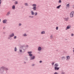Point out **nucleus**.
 Masks as SVG:
<instances>
[{
    "label": "nucleus",
    "mask_w": 74,
    "mask_h": 74,
    "mask_svg": "<svg viewBox=\"0 0 74 74\" xmlns=\"http://www.w3.org/2000/svg\"><path fill=\"white\" fill-rule=\"evenodd\" d=\"M32 5L33 7H34L32 9L34 11H36V5L35 4H34Z\"/></svg>",
    "instance_id": "1"
},
{
    "label": "nucleus",
    "mask_w": 74,
    "mask_h": 74,
    "mask_svg": "<svg viewBox=\"0 0 74 74\" xmlns=\"http://www.w3.org/2000/svg\"><path fill=\"white\" fill-rule=\"evenodd\" d=\"M74 12H72L70 14V16L71 17H73L74 15Z\"/></svg>",
    "instance_id": "2"
},
{
    "label": "nucleus",
    "mask_w": 74,
    "mask_h": 74,
    "mask_svg": "<svg viewBox=\"0 0 74 74\" xmlns=\"http://www.w3.org/2000/svg\"><path fill=\"white\" fill-rule=\"evenodd\" d=\"M66 58L67 60H69V59H70V57L69 56H67L66 57Z\"/></svg>",
    "instance_id": "3"
},
{
    "label": "nucleus",
    "mask_w": 74,
    "mask_h": 74,
    "mask_svg": "<svg viewBox=\"0 0 74 74\" xmlns=\"http://www.w3.org/2000/svg\"><path fill=\"white\" fill-rule=\"evenodd\" d=\"M55 66L56 67H58L59 66V64H58L56 63L55 64Z\"/></svg>",
    "instance_id": "4"
},
{
    "label": "nucleus",
    "mask_w": 74,
    "mask_h": 74,
    "mask_svg": "<svg viewBox=\"0 0 74 74\" xmlns=\"http://www.w3.org/2000/svg\"><path fill=\"white\" fill-rule=\"evenodd\" d=\"M55 70H59V68L57 67H55Z\"/></svg>",
    "instance_id": "5"
},
{
    "label": "nucleus",
    "mask_w": 74,
    "mask_h": 74,
    "mask_svg": "<svg viewBox=\"0 0 74 74\" xmlns=\"http://www.w3.org/2000/svg\"><path fill=\"white\" fill-rule=\"evenodd\" d=\"M7 21V20H4L3 21V23H6V22Z\"/></svg>",
    "instance_id": "6"
},
{
    "label": "nucleus",
    "mask_w": 74,
    "mask_h": 74,
    "mask_svg": "<svg viewBox=\"0 0 74 74\" xmlns=\"http://www.w3.org/2000/svg\"><path fill=\"white\" fill-rule=\"evenodd\" d=\"M60 7H61V5H60L59 6H58L56 8H57V9H59L60 8Z\"/></svg>",
    "instance_id": "7"
},
{
    "label": "nucleus",
    "mask_w": 74,
    "mask_h": 74,
    "mask_svg": "<svg viewBox=\"0 0 74 74\" xmlns=\"http://www.w3.org/2000/svg\"><path fill=\"white\" fill-rule=\"evenodd\" d=\"M34 58H35V57L34 56H33L31 58V60H32V59H34Z\"/></svg>",
    "instance_id": "8"
},
{
    "label": "nucleus",
    "mask_w": 74,
    "mask_h": 74,
    "mask_svg": "<svg viewBox=\"0 0 74 74\" xmlns=\"http://www.w3.org/2000/svg\"><path fill=\"white\" fill-rule=\"evenodd\" d=\"M14 36V34H12L11 35H10V37H13Z\"/></svg>",
    "instance_id": "9"
},
{
    "label": "nucleus",
    "mask_w": 74,
    "mask_h": 74,
    "mask_svg": "<svg viewBox=\"0 0 74 74\" xmlns=\"http://www.w3.org/2000/svg\"><path fill=\"white\" fill-rule=\"evenodd\" d=\"M71 27H70V26H68L67 27V29H70V28Z\"/></svg>",
    "instance_id": "10"
},
{
    "label": "nucleus",
    "mask_w": 74,
    "mask_h": 74,
    "mask_svg": "<svg viewBox=\"0 0 74 74\" xmlns=\"http://www.w3.org/2000/svg\"><path fill=\"white\" fill-rule=\"evenodd\" d=\"M31 14L32 15H34V12H33V11H32L31 12Z\"/></svg>",
    "instance_id": "11"
},
{
    "label": "nucleus",
    "mask_w": 74,
    "mask_h": 74,
    "mask_svg": "<svg viewBox=\"0 0 74 74\" xmlns=\"http://www.w3.org/2000/svg\"><path fill=\"white\" fill-rule=\"evenodd\" d=\"M41 47H39L38 48V51H41Z\"/></svg>",
    "instance_id": "12"
},
{
    "label": "nucleus",
    "mask_w": 74,
    "mask_h": 74,
    "mask_svg": "<svg viewBox=\"0 0 74 74\" xmlns=\"http://www.w3.org/2000/svg\"><path fill=\"white\" fill-rule=\"evenodd\" d=\"M45 31H42L41 32V34H45Z\"/></svg>",
    "instance_id": "13"
},
{
    "label": "nucleus",
    "mask_w": 74,
    "mask_h": 74,
    "mask_svg": "<svg viewBox=\"0 0 74 74\" xmlns=\"http://www.w3.org/2000/svg\"><path fill=\"white\" fill-rule=\"evenodd\" d=\"M15 7L14 5H13L12 7V8H13V9H15Z\"/></svg>",
    "instance_id": "14"
},
{
    "label": "nucleus",
    "mask_w": 74,
    "mask_h": 74,
    "mask_svg": "<svg viewBox=\"0 0 74 74\" xmlns=\"http://www.w3.org/2000/svg\"><path fill=\"white\" fill-rule=\"evenodd\" d=\"M70 6V5H69V4H68L66 5L67 7H69V6Z\"/></svg>",
    "instance_id": "15"
},
{
    "label": "nucleus",
    "mask_w": 74,
    "mask_h": 74,
    "mask_svg": "<svg viewBox=\"0 0 74 74\" xmlns=\"http://www.w3.org/2000/svg\"><path fill=\"white\" fill-rule=\"evenodd\" d=\"M50 38H53V35H51V36H50Z\"/></svg>",
    "instance_id": "16"
},
{
    "label": "nucleus",
    "mask_w": 74,
    "mask_h": 74,
    "mask_svg": "<svg viewBox=\"0 0 74 74\" xmlns=\"http://www.w3.org/2000/svg\"><path fill=\"white\" fill-rule=\"evenodd\" d=\"M14 51H17V49H16V47L15 48V49H14Z\"/></svg>",
    "instance_id": "17"
},
{
    "label": "nucleus",
    "mask_w": 74,
    "mask_h": 74,
    "mask_svg": "<svg viewBox=\"0 0 74 74\" xmlns=\"http://www.w3.org/2000/svg\"><path fill=\"white\" fill-rule=\"evenodd\" d=\"M29 56H33V55H32V54H29Z\"/></svg>",
    "instance_id": "18"
},
{
    "label": "nucleus",
    "mask_w": 74,
    "mask_h": 74,
    "mask_svg": "<svg viewBox=\"0 0 74 74\" xmlns=\"http://www.w3.org/2000/svg\"><path fill=\"white\" fill-rule=\"evenodd\" d=\"M61 2H62V1H61V0H59L58 3H61Z\"/></svg>",
    "instance_id": "19"
},
{
    "label": "nucleus",
    "mask_w": 74,
    "mask_h": 74,
    "mask_svg": "<svg viewBox=\"0 0 74 74\" xmlns=\"http://www.w3.org/2000/svg\"><path fill=\"white\" fill-rule=\"evenodd\" d=\"M9 14H10V12H8L7 13V15H9Z\"/></svg>",
    "instance_id": "20"
},
{
    "label": "nucleus",
    "mask_w": 74,
    "mask_h": 74,
    "mask_svg": "<svg viewBox=\"0 0 74 74\" xmlns=\"http://www.w3.org/2000/svg\"><path fill=\"white\" fill-rule=\"evenodd\" d=\"M64 19H65V21H67L68 20L67 18H64Z\"/></svg>",
    "instance_id": "21"
},
{
    "label": "nucleus",
    "mask_w": 74,
    "mask_h": 74,
    "mask_svg": "<svg viewBox=\"0 0 74 74\" xmlns=\"http://www.w3.org/2000/svg\"><path fill=\"white\" fill-rule=\"evenodd\" d=\"M1 0H0V4H1Z\"/></svg>",
    "instance_id": "22"
},
{
    "label": "nucleus",
    "mask_w": 74,
    "mask_h": 74,
    "mask_svg": "<svg viewBox=\"0 0 74 74\" xmlns=\"http://www.w3.org/2000/svg\"><path fill=\"white\" fill-rule=\"evenodd\" d=\"M23 36H26L27 35L26 34H24L23 35Z\"/></svg>",
    "instance_id": "23"
},
{
    "label": "nucleus",
    "mask_w": 74,
    "mask_h": 74,
    "mask_svg": "<svg viewBox=\"0 0 74 74\" xmlns=\"http://www.w3.org/2000/svg\"><path fill=\"white\" fill-rule=\"evenodd\" d=\"M54 74H58V73L56 72H55Z\"/></svg>",
    "instance_id": "24"
},
{
    "label": "nucleus",
    "mask_w": 74,
    "mask_h": 74,
    "mask_svg": "<svg viewBox=\"0 0 74 74\" xmlns=\"http://www.w3.org/2000/svg\"><path fill=\"white\" fill-rule=\"evenodd\" d=\"M37 15V13L35 12V15Z\"/></svg>",
    "instance_id": "25"
},
{
    "label": "nucleus",
    "mask_w": 74,
    "mask_h": 74,
    "mask_svg": "<svg viewBox=\"0 0 74 74\" xmlns=\"http://www.w3.org/2000/svg\"><path fill=\"white\" fill-rule=\"evenodd\" d=\"M28 53H29H29H32V52H28Z\"/></svg>",
    "instance_id": "26"
},
{
    "label": "nucleus",
    "mask_w": 74,
    "mask_h": 74,
    "mask_svg": "<svg viewBox=\"0 0 74 74\" xmlns=\"http://www.w3.org/2000/svg\"><path fill=\"white\" fill-rule=\"evenodd\" d=\"M52 66H53V64H54V62H52Z\"/></svg>",
    "instance_id": "27"
},
{
    "label": "nucleus",
    "mask_w": 74,
    "mask_h": 74,
    "mask_svg": "<svg viewBox=\"0 0 74 74\" xmlns=\"http://www.w3.org/2000/svg\"><path fill=\"white\" fill-rule=\"evenodd\" d=\"M25 5L26 6L27 5V3H25Z\"/></svg>",
    "instance_id": "28"
},
{
    "label": "nucleus",
    "mask_w": 74,
    "mask_h": 74,
    "mask_svg": "<svg viewBox=\"0 0 74 74\" xmlns=\"http://www.w3.org/2000/svg\"><path fill=\"white\" fill-rule=\"evenodd\" d=\"M16 38V36H15L14 37V39H15Z\"/></svg>",
    "instance_id": "29"
},
{
    "label": "nucleus",
    "mask_w": 74,
    "mask_h": 74,
    "mask_svg": "<svg viewBox=\"0 0 74 74\" xmlns=\"http://www.w3.org/2000/svg\"><path fill=\"white\" fill-rule=\"evenodd\" d=\"M56 30H58V27H56Z\"/></svg>",
    "instance_id": "30"
},
{
    "label": "nucleus",
    "mask_w": 74,
    "mask_h": 74,
    "mask_svg": "<svg viewBox=\"0 0 74 74\" xmlns=\"http://www.w3.org/2000/svg\"><path fill=\"white\" fill-rule=\"evenodd\" d=\"M74 36V35L73 34H71V36Z\"/></svg>",
    "instance_id": "31"
},
{
    "label": "nucleus",
    "mask_w": 74,
    "mask_h": 74,
    "mask_svg": "<svg viewBox=\"0 0 74 74\" xmlns=\"http://www.w3.org/2000/svg\"><path fill=\"white\" fill-rule=\"evenodd\" d=\"M15 3H16V4H17L18 3V2H17L16 1Z\"/></svg>",
    "instance_id": "32"
},
{
    "label": "nucleus",
    "mask_w": 74,
    "mask_h": 74,
    "mask_svg": "<svg viewBox=\"0 0 74 74\" xmlns=\"http://www.w3.org/2000/svg\"><path fill=\"white\" fill-rule=\"evenodd\" d=\"M42 61H40V63H42Z\"/></svg>",
    "instance_id": "33"
},
{
    "label": "nucleus",
    "mask_w": 74,
    "mask_h": 74,
    "mask_svg": "<svg viewBox=\"0 0 74 74\" xmlns=\"http://www.w3.org/2000/svg\"><path fill=\"white\" fill-rule=\"evenodd\" d=\"M22 50H20V52H22Z\"/></svg>",
    "instance_id": "34"
},
{
    "label": "nucleus",
    "mask_w": 74,
    "mask_h": 74,
    "mask_svg": "<svg viewBox=\"0 0 74 74\" xmlns=\"http://www.w3.org/2000/svg\"><path fill=\"white\" fill-rule=\"evenodd\" d=\"M62 74H64V73L62 72Z\"/></svg>",
    "instance_id": "35"
},
{
    "label": "nucleus",
    "mask_w": 74,
    "mask_h": 74,
    "mask_svg": "<svg viewBox=\"0 0 74 74\" xmlns=\"http://www.w3.org/2000/svg\"><path fill=\"white\" fill-rule=\"evenodd\" d=\"M19 25H20V26H21V24H19Z\"/></svg>",
    "instance_id": "36"
},
{
    "label": "nucleus",
    "mask_w": 74,
    "mask_h": 74,
    "mask_svg": "<svg viewBox=\"0 0 74 74\" xmlns=\"http://www.w3.org/2000/svg\"><path fill=\"white\" fill-rule=\"evenodd\" d=\"M34 64H33L32 65V66H34Z\"/></svg>",
    "instance_id": "37"
},
{
    "label": "nucleus",
    "mask_w": 74,
    "mask_h": 74,
    "mask_svg": "<svg viewBox=\"0 0 74 74\" xmlns=\"http://www.w3.org/2000/svg\"><path fill=\"white\" fill-rule=\"evenodd\" d=\"M62 58H64V57H63Z\"/></svg>",
    "instance_id": "38"
},
{
    "label": "nucleus",
    "mask_w": 74,
    "mask_h": 74,
    "mask_svg": "<svg viewBox=\"0 0 74 74\" xmlns=\"http://www.w3.org/2000/svg\"><path fill=\"white\" fill-rule=\"evenodd\" d=\"M32 18H33V16H32Z\"/></svg>",
    "instance_id": "39"
},
{
    "label": "nucleus",
    "mask_w": 74,
    "mask_h": 74,
    "mask_svg": "<svg viewBox=\"0 0 74 74\" xmlns=\"http://www.w3.org/2000/svg\"><path fill=\"white\" fill-rule=\"evenodd\" d=\"M1 21V19H0V22Z\"/></svg>",
    "instance_id": "40"
},
{
    "label": "nucleus",
    "mask_w": 74,
    "mask_h": 74,
    "mask_svg": "<svg viewBox=\"0 0 74 74\" xmlns=\"http://www.w3.org/2000/svg\"><path fill=\"white\" fill-rule=\"evenodd\" d=\"M6 70H8V69H6Z\"/></svg>",
    "instance_id": "41"
}]
</instances>
